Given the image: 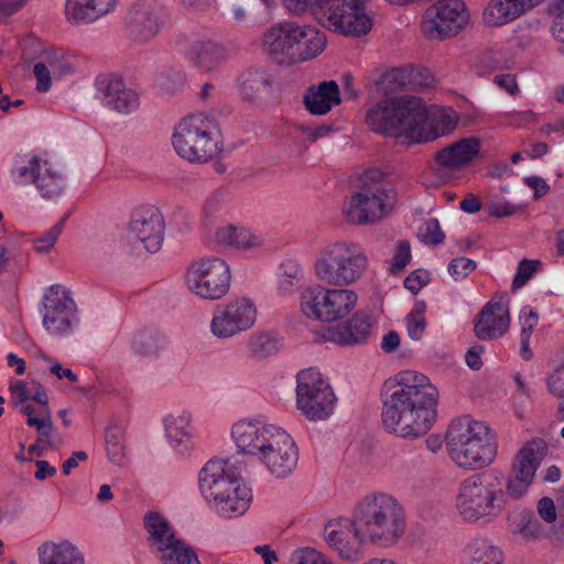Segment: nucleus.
<instances>
[{"label":"nucleus","mask_w":564,"mask_h":564,"mask_svg":"<svg viewBox=\"0 0 564 564\" xmlns=\"http://www.w3.org/2000/svg\"><path fill=\"white\" fill-rule=\"evenodd\" d=\"M405 532V514L401 503L391 495L378 492L365 496L350 518L329 520L324 528L328 546L346 562L365 557L366 542L394 546Z\"/></svg>","instance_id":"nucleus-1"},{"label":"nucleus","mask_w":564,"mask_h":564,"mask_svg":"<svg viewBox=\"0 0 564 564\" xmlns=\"http://www.w3.org/2000/svg\"><path fill=\"white\" fill-rule=\"evenodd\" d=\"M438 390L421 372L403 370L384 383L383 429L402 438L425 435L436 421Z\"/></svg>","instance_id":"nucleus-2"},{"label":"nucleus","mask_w":564,"mask_h":564,"mask_svg":"<svg viewBox=\"0 0 564 564\" xmlns=\"http://www.w3.org/2000/svg\"><path fill=\"white\" fill-rule=\"evenodd\" d=\"M231 436L239 452L257 457L276 477L284 478L296 467V445L281 427L241 420L234 424Z\"/></svg>","instance_id":"nucleus-3"},{"label":"nucleus","mask_w":564,"mask_h":564,"mask_svg":"<svg viewBox=\"0 0 564 564\" xmlns=\"http://www.w3.org/2000/svg\"><path fill=\"white\" fill-rule=\"evenodd\" d=\"M366 122L375 132L404 137L412 142H429L440 137L429 119L425 104L417 97L381 100L367 111Z\"/></svg>","instance_id":"nucleus-4"},{"label":"nucleus","mask_w":564,"mask_h":564,"mask_svg":"<svg viewBox=\"0 0 564 564\" xmlns=\"http://www.w3.org/2000/svg\"><path fill=\"white\" fill-rule=\"evenodd\" d=\"M445 441L449 458L467 470L490 466L498 454L496 433L485 422L468 415L451 422Z\"/></svg>","instance_id":"nucleus-5"},{"label":"nucleus","mask_w":564,"mask_h":564,"mask_svg":"<svg viewBox=\"0 0 564 564\" xmlns=\"http://www.w3.org/2000/svg\"><path fill=\"white\" fill-rule=\"evenodd\" d=\"M508 494L500 470L490 469L465 478L456 494V510L467 522L492 519L499 516Z\"/></svg>","instance_id":"nucleus-6"},{"label":"nucleus","mask_w":564,"mask_h":564,"mask_svg":"<svg viewBox=\"0 0 564 564\" xmlns=\"http://www.w3.org/2000/svg\"><path fill=\"white\" fill-rule=\"evenodd\" d=\"M360 182L361 191L345 203L343 215L352 225L373 224L392 212L397 193L384 174L377 169L366 171Z\"/></svg>","instance_id":"nucleus-7"},{"label":"nucleus","mask_w":564,"mask_h":564,"mask_svg":"<svg viewBox=\"0 0 564 564\" xmlns=\"http://www.w3.org/2000/svg\"><path fill=\"white\" fill-rule=\"evenodd\" d=\"M368 267L360 247L349 241L327 245L314 263L316 278L324 284L348 286L358 281Z\"/></svg>","instance_id":"nucleus-8"},{"label":"nucleus","mask_w":564,"mask_h":564,"mask_svg":"<svg viewBox=\"0 0 564 564\" xmlns=\"http://www.w3.org/2000/svg\"><path fill=\"white\" fill-rule=\"evenodd\" d=\"M215 132L213 119L202 113L187 116L174 129L173 147L181 158L189 162H206L220 151Z\"/></svg>","instance_id":"nucleus-9"},{"label":"nucleus","mask_w":564,"mask_h":564,"mask_svg":"<svg viewBox=\"0 0 564 564\" xmlns=\"http://www.w3.org/2000/svg\"><path fill=\"white\" fill-rule=\"evenodd\" d=\"M358 295L355 291L339 286L308 288L301 294V310L311 318L322 322H335L347 316L356 306Z\"/></svg>","instance_id":"nucleus-10"},{"label":"nucleus","mask_w":564,"mask_h":564,"mask_svg":"<svg viewBox=\"0 0 564 564\" xmlns=\"http://www.w3.org/2000/svg\"><path fill=\"white\" fill-rule=\"evenodd\" d=\"M336 397L329 383L313 368L296 376V408L311 421L326 420L334 411Z\"/></svg>","instance_id":"nucleus-11"},{"label":"nucleus","mask_w":564,"mask_h":564,"mask_svg":"<svg viewBox=\"0 0 564 564\" xmlns=\"http://www.w3.org/2000/svg\"><path fill=\"white\" fill-rule=\"evenodd\" d=\"M229 265L220 258H200L191 262L185 282L188 290L203 300H219L230 288Z\"/></svg>","instance_id":"nucleus-12"},{"label":"nucleus","mask_w":564,"mask_h":564,"mask_svg":"<svg viewBox=\"0 0 564 564\" xmlns=\"http://www.w3.org/2000/svg\"><path fill=\"white\" fill-rule=\"evenodd\" d=\"M368 0H326L319 8L322 26L341 35L360 36L368 33L372 20L365 13Z\"/></svg>","instance_id":"nucleus-13"},{"label":"nucleus","mask_w":564,"mask_h":564,"mask_svg":"<svg viewBox=\"0 0 564 564\" xmlns=\"http://www.w3.org/2000/svg\"><path fill=\"white\" fill-rule=\"evenodd\" d=\"M258 316L256 303L247 296H236L214 307L209 328L218 339H229L251 329Z\"/></svg>","instance_id":"nucleus-14"},{"label":"nucleus","mask_w":564,"mask_h":564,"mask_svg":"<svg viewBox=\"0 0 564 564\" xmlns=\"http://www.w3.org/2000/svg\"><path fill=\"white\" fill-rule=\"evenodd\" d=\"M546 454V445L542 438L528 441L517 453L505 480V490L512 499H520L531 487L535 473Z\"/></svg>","instance_id":"nucleus-15"},{"label":"nucleus","mask_w":564,"mask_h":564,"mask_svg":"<svg viewBox=\"0 0 564 564\" xmlns=\"http://www.w3.org/2000/svg\"><path fill=\"white\" fill-rule=\"evenodd\" d=\"M241 465L232 458H213L200 469L199 490L204 498L215 506L241 481Z\"/></svg>","instance_id":"nucleus-16"},{"label":"nucleus","mask_w":564,"mask_h":564,"mask_svg":"<svg viewBox=\"0 0 564 564\" xmlns=\"http://www.w3.org/2000/svg\"><path fill=\"white\" fill-rule=\"evenodd\" d=\"M43 327L51 335H67L78 323L76 303L64 286L52 285L43 297Z\"/></svg>","instance_id":"nucleus-17"},{"label":"nucleus","mask_w":564,"mask_h":564,"mask_svg":"<svg viewBox=\"0 0 564 564\" xmlns=\"http://www.w3.org/2000/svg\"><path fill=\"white\" fill-rule=\"evenodd\" d=\"M469 20V14L462 0H438L425 13L423 32L432 39L456 35Z\"/></svg>","instance_id":"nucleus-18"},{"label":"nucleus","mask_w":564,"mask_h":564,"mask_svg":"<svg viewBox=\"0 0 564 564\" xmlns=\"http://www.w3.org/2000/svg\"><path fill=\"white\" fill-rule=\"evenodd\" d=\"M481 140L467 137L454 141L434 153L435 172L442 180L471 166L480 156Z\"/></svg>","instance_id":"nucleus-19"},{"label":"nucleus","mask_w":564,"mask_h":564,"mask_svg":"<svg viewBox=\"0 0 564 564\" xmlns=\"http://www.w3.org/2000/svg\"><path fill=\"white\" fill-rule=\"evenodd\" d=\"M164 229V217L156 206L141 205L133 209L129 232L149 252H156L161 249Z\"/></svg>","instance_id":"nucleus-20"},{"label":"nucleus","mask_w":564,"mask_h":564,"mask_svg":"<svg viewBox=\"0 0 564 564\" xmlns=\"http://www.w3.org/2000/svg\"><path fill=\"white\" fill-rule=\"evenodd\" d=\"M75 68V58L62 50L46 53L43 59L33 67L36 89L43 93L47 91L51 88L52 80L73 74Z\"/></svg>","instance_id":"nucleus-21"},{"label":"nucleus","mask_w":564,"mask_h":564,"mask_svg":"<svg viewBox=\"0 0 564 564\" xmlns=\"http://www.w3.org/2000/svg\"><path fill=\"white\" fill-rule=\"evenodd\" d=\"M292 64L311 61L321 55L327 46V36L313 24L295 21Z\"/></svg>","instance_id":"nucleus-22"},{"label":"nucleus","mask_w":564,"mask_h":564,"mask_svg":"<svg viewBox=\"0 0 564 564\" xmlns=\"http://www.w3.org/2000/svg\"><path fill=\"white\" fill-rule=\"evenodd\" d=\"M159 26V7L154 1L139 2L129 10L127 28L130 37L134 41H149L156 34Z\"/></svg>","instance_id":"nucleus-23"},{"label":"nucleus","mask_w":564,"mask_h":564,"mask_svg":"<svg viewBox=\"0 0 564 564\" xmlns=\"http://www.w3.org/2000/svg\"><path fill=\"white\" fill-rule=\"evenodd\" d=\"M510 317L506 303L490 301L477 315L475 335L481 340H491L502 336L509 328Z\"/></svg>","instance_id":"nucleus-24"},{"label":"nucleus","mask_w":564,"mask_h":564,"mask_svg":"<svg viewBox=\"0 0 564 564\" xmlns=\"http://www.w3.org/2000/svg\"><path fill=\"white\" fill-rule=\"evenodd\" d=\"M295 21H284L268 29L262 37L267 54L279 64H292Z\"/></svg>","instance_id":"nucleus-25"},{"label":"nucleus","mask_w":564,"mask_h":564,"mask_svg":"<svg viewBox=\"0 0 564 564\" xmlns=\"http://www.w3.org/2000/svg\"><path fill=\"white\" fill-rule=\"evenodd\" d=\"M105 105L118 112L128 113L139 105L138 94L126 86L120 77L109 76L98 80Z\"/></svg>","instance_id":"nucleus-26"},{"label":"nucleus","mask_w":564,"mask_h":564,"mask_svg":"<svg viewBox=\"0 0 564 564\" xmlns=\"http://www.w3.org/2000/svg\"><path fill=\"white\" fill-rule=\"evenodd\" d=\"M117 0H66L65 15L72 24H89L111 12Z\"/></svg>","instance_id":"nucleus-27"},{"label":"nucleus","mask_w":564,"mask_h":564,"mask_svg":"<svg viewBox=\"0 0 564 564\" xmlns=\"http://www.w3.org/2000/svg\"><path fill=\"white\" fill-rule=\"evenodd\" d=\"M143 525L148 534V543L154 553H162L180 541L169 521L159 512L149 511L143 517Z\"/></svg>","instance_id":"nucleus-28"},{"label":"nucleus","mask_w":564,"mask_h":564,"mask_svg":"<svg viewBox=\"0 0 564 564\" xmlns=\"http://www.w3.org/2000/svg\"><path fill=\"white\" fill-rule=\"evenodd\" d=\"M340 91L335 80H324L307 88L304 105L313 115H326L334 106L339 105Z\"/></svg>","instance_id":"nucleus-29"},{"label":"nucleus","mask_w":564,"mask_h":564,"mask_svg":"<svg viewBox=\"0 0 564 564\" xmlns=\"http://www.w3.org/2000/svg\"><path fill=\"white\" fill-rule=\"evenodd\" d=\"M372 329V318L367 312H357L344 326L337 328L334 340L339 345L352 346L367 341Z\"/></svg>","instance_id":"nucleus-30"},{"label":"nucleus","mask_w":564,"mask_h":564,"mask_svg":"<svg viewBox=\"0 0 564 564\" xmlns=\"http://www.w3.org/2000/svg\"><path fill=\"white\" fill-rule=\"evenodd\" d=\"M187 56L195 67L206 73L218 69L225 62L224 50L212 41L195 42Z\"/></svg>","instance_id":"nucleus-31"},{"label":"nucleus","mask_w":564,"mask_h":564,"mask_svg":"<svg viewBox=\"0 0 564 564\" xmlns=\"http://www.w3.org/2000/svg\"><path fill=\"white\" fill-rule=\"evenodd\" d=\"M284 346L283 337L275 330H260L252 333L247 339L248 355L262 360L280 352Z\"/></svg>","instance_id":"nucleus-32"},{"label":"nucleus","mask_w":564,"mask_h":564,"mask_svg":"<svg viewBox=\"0 0 564 564\" xmlns=\"http://www.w3.org/2000/svg\"><path fill=\"white\" fill-rule=\"evenodd\" d=\"M40 564H84L82 552L70 542H46L39 547Z\"/></svg>","instance_id":"nucleus-33"},{"label":"nucleus","mask_w":564,"mask_h":564,"mask_svg":"<svg viewBox=\"0 0 564 564\" xmlns=\"http://www.w3.org/2000/svg\"><path fill=\"white\" fill-rule=\"evenodd\" d=\"M165 345V336L155 328L143 327L137 329L130 336L131 349L142 357H158Z\"/></svg>","instance_id":"nucleus-34"},{"label":"nucleus","mask_w":564,"mask_h":564,"mask_svg":"<svg viewBox=\"0 0 564 564\" xmlns=\"http://www.w3.org/2000/svg\"><path fill=\"white\" fill-rule=\"evenodd\" d=\"M218 501L214 508L225 518H232L243 514L251 502V489L246 484L238 482L231 490Z\"/></svg>","instance_id":"nucleus-35"},{"label":"nucleus","mask_w":564,"mask_h":564,"mask_svg":"<svg viewBox=\"0 0 564 564\" xmlns=\"http://www.w3.org/2000/svg\"><path fill=\"white\" fill-rule=\"evenodd\" d=\"M524 11L517 0H490L482 12V20L488 26L505 25L520 15Z\"/></svg>","instance_id":"nucleus-36"},{"label":"nucleus","mask_w":564,"mask_h":564,"mask_svg":"<svg viewBox=\"0 0 564 564\" xmlns=\"http://www.w3.org/2000/svg\"><path fill=\"white\" fill-rule=\"evenodd\" d=\"M466 563L477 564H502L503 553L494 545L488 539L475 538L471 540L466 549Z\"/></svg>","instance_id":"nucleus-37"},{"label":"nucleus","mask_w":564,"mask_h":564,"mask_svg":"<svg viewBox=\"0 0 564 564\" xmlns=\"http://www.w3.org/2000/svg\"><path fill=\"white\" fill-rule=\"evenodd\" d=\"M18 409L26 416V424L36 429L39 442H47L51 444L53 420L50 408L40 405L39 409H35L33 405L25 403Z\"/></svg>","instance_id":"nucleus-38"},{"label":"nucleus","mask_w":564,"mask_h":564,"mask_svg":"<svg viewBox=\"0 0 564 564\" xmlns=\"http://www.w3.org/2000/svg\"><path fill=\"white\" fill-rule=\"evenodd\" d=\"M271 78L264 70H248L242 74L240 89L243 97L254 101L270 91Z\"/></svg>","instance_id":"nucleus-39"},{"label":"nucleus","mask_w":564,"mask_h":564,"mask_svg":"<svg viewBox=\"0 0 564 564\" xmlns=\"http://www.w3.org/2000/svg\"><path fill=\"white\" fill-rule=\"evenodd\" d=\"M216 240L237 249H247L260 245V239L245 227L227 225L216 231Z\"/></svg>","instance_id":"nucleus-40"},{"label":"nucleus","mask_w":564,"mask_h":564,"mask_svg":"<svg viewBox=\"0 0 564 564\" xmlns=\"http://www.w3.org/2000/svg\"><path fill=\"white\" fill-rule=\"evenodd\" d=\"M43 170V161L36 155H18L12 167V176L18 184H35Z\"/></svg>","instance_id":"nucleus-41"},{"label":"nucleus","mask_w":564,"mask_h":564,"mask_svg":"<svg viewBox=\"0 0 564 564\" xmlns=\"http://www.w3.org/2000/svg\"><path fill=\"white\" fill-rule=\"evenodd\" d=\"M191 415L186 412L170 414L165 421V432L174 447L187 442L193 434Z\"/></svg>","instance_id":"nucleus-42"},{"label":"nucleus","mask_w":564,"mask_h":564,"mask_svg":"<svg viewBox=\"0 0 564 564\" xmlns=\"http://www.w3.org/2000/svg\"><path fill=\"white\" fill-rule=\"evenodd\" d=\"M41 195L46 198L58 196L64 187V178L47 161H43V170L35 183Z\"/></svg>","instance_id":"nucleus-43"},{"label":"nucleus","mask_w":564,"mask_h":564,"mask_svg":"<svg viewBox=\"0 0 564 564\" xmlns=\"http://www.w3.org/2000/svg\"><path fill=\"white\" fill-rule=\"evenodd\" d=\"M106 451L108 457L116 465H121L126 456L124 430L120 425H112L105 433Z\"/></svg>","instance_id":"nucleus-44"},{"label":"nucleus","mask_w":564,"mask_h":564,"mask_svg":"<svg viewBox=\"0 0 564 564\" xmlns=\"http://www.w3.org/2000/svg\"><path fill=\"white\" fill-rule=\"evenodd\" d=\"M162 564H200L195 552L182 540L159 554Z\"/></svg>","instance_id":"nucleus-45"},{"label":"nucleus","mask_w":564,"mask_h":564,"mask_svg":"<svg viewBox=\"0 0 564 564\" xmlns=\"http://www.w3.org/2000/svg\"><path fill=\"white\" fill-rule=\"evenodd\" d=\"M228 194L225 188H217L212 192L202 205V218L207 223H213L226 208Z\"/></svg>","instance_id":"nucleus-46"},{"label":"nucleus","mask_w":564,"mask_h":564,"mask_svg":"<svg viewBox=\"0 0 564 564\" xmlns=\"http://www.w3.org/2000/svg\"><path fill=\"white\" fill-rule=\"evenodd\" d=\"M424 303H416L406 316V330L413 340H420L425 332Z\"/></svg>","instance_id":"nucleus-47"},{"label":"nucleus","mask_w":564,"mask_h":564,"mask_svg":"<svg viewBox=\"0 0 564 564\" xmlns=\"http://www.w3.org/2000/svg\"><path fill=\"white\" fill-rule=\"evenodd\" d=\"M66 217L62 218L48 231L33 240V248L40 253H46L55 246L58 237L61 236Z\"/></svg>","instance_id":"nucleus-48"},{"label":"nucleus","mask_w":564,"mask_h":564,"mask_svg":"<svg viewBox=\"0 0 564 564\" xmlns=\"http://www.w3.org/2000/svg\"><path fill=\"white\" fill-rule=\"evenodd\" d=\"M419 237L422 241L430 245L443 242L445 235L441 229L440 223L435 218L427 219L419 230Z\"/></svg>","instance_id":"nucleus-49"},{"label":"nucleus","mask_w":564,"mask_h":564,"mask_svg":"<svg viewBox=\"0 0 564 564\" xmlns=\"http://www.w3.org/2000/svg\"><path fill=\"white\" fill-rule=\"evenodd\" d=\"M292 564H333L323 553L315 549L303 547L291 556Z\"/></svg>","instance_id":"nucleus-50"},{"label":"nucleus","mask_w":564,"mask_h":564,"mask_svg":"<svg viewBox=\"0 0 564 564\" xmlns=\"http://www.w3.org/2000/svg\"><path fill=\"white\" fill-rule=\"evenodd\" d=\"M539 264L540 261L538 260H521L512 282V289L518 290L522 288L536 272Z\"/></svg>","instance_id":"nucleus-51"},{"label":"nucleus","mask_w":564,"mask_h":564,"mask_svg":"<svg viewBox=\"0 0 564 564\" xmlns=\"http://www.w3.org/2000/svg\"><path fill=\"white\" fill-rule=\"evenodd\" d=\"M477 264L474 260L459 257L455 258L448 264V273L454 280H462L476 269Z\"/></svg>","instance_id":"nucleus-52"},{"label":"nucleus","mask_w":564,"mask_h":564,"mask_svg":"<svg viewBox=\"0 0 564 564\" xmlns=\"http://www.w3.org/2000/svg\"><path fill=\"white\" fill-rule=\"evenodd\" d=\"M411 260V247L406 240H400L394 248V254L391 260L392 271H401Z\"/></svg>","instance_id":"nucleus-53"},{"label":"nucleus","mask_w":564,"mask_h":564,"mask_svg":"<svg viewBox=\"0 0 564 564\" xmlns=\"http://www.w3.org/2000/svg\"><path fill=\"white\" fill-rule=\"evenodd\" d=\"M519 318L521 323V336L530 337L539 322L538 313L533 308L525 306L521 310Z\"/></svg>","instance_id":"nucleus-54"},{"label":"nucleus","mask_w":564,"mask_h":564,"mask_svg":"<svg viewBox=\"0 0 564 564\" xmlns=\"http://www.w3.org/2000/svg\"><path fill=\"white\" fill-rule=\"evenodd\" d=\"M403 74H410L411 86H430L434 78L429 69L420 66H408Z\"/></svg>","instance_id":"nucleus-55"},{"label":"nucleus","mask_w":564,"mask_h":564,"mask_svg":"<svg viewBox=\"0 0 564 564\" xmlns=\"http://www.w3.org/2000/svg\"><path fill=\"white\" fill-rule=\"evenodd\" d=\"M11 402L14 408L25 404L31 399V393L23 380H15L10 383Z\"/></svg>","instance_id":"nucleus-56"},{"label":"nucleus","mask_w":564,"mask_h":564,"mask_svg":"<svg viewBox=\"0 0 564 564\" xmlns=\"http://www.w3.org/2000/svg\"><path fill=\"white\" fill-rule=\"evenodd\" d=\"M430 280V274L424 270H415L404 280V286L416 294Z\"/></svg>","instance_id":"nucleus-57"},{"label":"nucleus","mask_w":564,"mask_h":564,"mask_svg":"<svg viewBox=\"0 0 564 564\" xmlns=\"http://www.w3.org/2000/svg\"><path fill=\"white\" fill-rule=\"evenodd\" d=\"M554 10L556 11L551 31L553 36L564 43V0H555Z\"/></svg>","instance_id":"nucleus-58"},{"label":"nucleus","mask_w":564,"mask_h":564,"mask_svg":"<svg viewBox=\"0 0 564 564\" xmlns=\"http://www.w3.org/2000/svg\"><path fill=\"white\" fill-rule=\"evenodd\" d=\"M518 209L519 208L516 205L503 200H492L487 205L488 214L498 218L514 215Z\"/></svg>","instance_id":"nucleus-59"},{"label":"nucleus","mask_w":564,"mask_h":564,"mask_svg":"<svg viewBox=\"0 0 564 564\" xmlns=\"http://www.w3.org/2000/svg\"><path fill=\"white\" fill-rule=\"evenodd\" d=\"M549 391L557 399L564 398V367H560L547 378Z\"/></svg>","instance_id":"nucleus-60"},{"label":"nucleus","mask_w":564,"mask_h":564,"mask_svg":"<svg viewBox=\"0 0 564 564\" xmlns=\"http://www.w3.org/2000/svg\"><path fill=\"white\" fill-rule=\"evenodd\" d=\"M538 512L540 517L549 522L552 523L556 520V509L553 500L549 497H543L538 502Z\"/></svg>","instance_id":"nucleus-61"},{"label":"nucleus","mask_w":564,"mask_h":564,"mask_svg":"<svg viewBox=\"0 0 564 564\" xmlns=\"http://www.w3.org/2000/svg\"><path fill=\"white\" fill-rule=\"evenodd\" d=\"M29 0H0V22L20 11Z\"/></svg>","instance_id":"nucleus-62"},{"label":"nucleus","mask_w":564,"mask_h":564,"mask_svg":"<svg viewBox=\"0 0 564 564\" xmlns=\"http://www.w3.org/2000/svg\"><path fill=\"white\" fill-rule=\"evenodd\" d=\"M524 183L534 189L535 198L543 197L550 191L547 183L540 176H528L524 178Z\"/></svg>","instance_id":"nucleus-63"},{"label":"nucleus","mask_w":564,"mask_h":564,"mask_svg":"<svg viewBox=\"0 0 564 564\" xmlns=\"http://www.w3.org/2000/svg\"><path fill=\"white\" fill-rule=\"evenodd\" d=\"M494 83L500 88L505 89L508 94L514 95L518 90L516 78L511 74L497 75L494 78Z\"/></svg>","instance_id":"nucleus-64"}]
</instances>
